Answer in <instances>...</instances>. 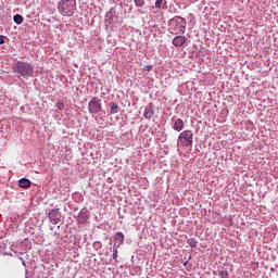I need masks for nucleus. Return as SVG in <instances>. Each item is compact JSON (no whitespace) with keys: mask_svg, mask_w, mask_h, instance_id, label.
Returning a JSON list of instances; mask_svg holds the SVG:
<instances>
[{"mask_svg":"<svg viewBox=\"0 0 278 278\" xmlns=\"http://www.w3.org/2000/svg\"><path fill=\"white\" fill-rule=\"evenodd\" d=\"M77 2L75 0H60L58 10L62 16H73L77 9Z\"/></svg>","mask_w":278,"mask_h":278,"instance_id":"f257e3e1","label":"nucleus"},{"mask_svg":"<svg viewBox=\"0 0 278 278\" xmlns=\"http://www.w3.org/2000/svg\"><path fill=\"white\" fill-rule=\"evenodd\" d=\"M13 70L14 73H18V77H24V79H27L34 75V67L29 63L17 62L14 64Z\"/></svg>","mask_w":278,"mask_h":278,"instance_id":"f03ea898","label":"nucleus"},{"mask_svg":"<svg viewBox=\"0 0 278 278\" xmlns=\"http://www.w3.org/2000/svg\"><path fill=\"white\" fill-rule=\"evenodd\" d=\"M194 142V134L192 130H185L178 136V144L185 147L186 149H192V143Z\"/></svg>","mask_w":278,"mask_h":278,"instance_id":"7ed1b4c3","label":"nucleus"},{"mask_svg":"<svg viewBox=\"0 0 278 278\" xmlns=\"http://www.w3.org/2000/svg\"><path fill=\"white\" fill-rule=\"evenodd\" d=\"M175 26L174 31L175 34H184L186 31V20L182 17H176L174 20Z\"/></svg>","mask_w":278,"mask_h":278,"instance_id":"20e7f679","label":"nucleus"},{"mask_svg":"<svg viewBox=\"0 0 278 278\" xmlns=\"http://www.w3.org/2000/svg\"><path fill=\"white\" fill-rule=\"evenodd\" d=\"M88 108L90 114H99V112H101V103L99 100H97V98L89 101Z\"/></svg>","mask_w":278,"mask_h":278,"instance_id":"39448f33","label":"nucleus"},{"mask_svg":"<svg viewBox=\"0 0 278 278\" xmlns=\"http://www.w3.org/2000/svg\"><path fill=\"white\" fill-rule=\"evenodd\" d=\"M173 129L174 131H181L184 127H186V124L184 123V119L181 118H174L173 119Z\"/></svg>","mask_w":278,"mask_h":278,"instance_id":"423d86ee","label":"nucleus"},{"mask_svg":"<svg viewBox=\"0 0 278 278\" xmlns=\"http://www.w3.org/2000/svg\"><path fill=\"white\" fill-rule=\"evenodd\" d=\"M186 40H188L186 36H176L172 42L174 47H184V45H186Z\"/></svg>","mask_w":278,"mask_h":278,"instance_id":"0eeeda50","label":"nucleus"},{"mask_svg":"<svg viewBox=\"0 0 278 278\" xmlns=\"http://www.w3.org/2000/svg\"><path fill=\"white\" fill-rule=\"evenodd\" d=\"M115 244L114 247H116V243H117V249L118 247H121V244H123V242H125V235H123V232H116L115 233Z\"/></svg>","mask_w":278,"mask_h":278,"instance_id":"6e6552de","label":"nucleus"},{"mask_svg":"<svg viewBox=\"0 0 278 278\" xmlns=\"http://www.w3.org/2000/svg\"><path fill=\"white\" fill-rule=\"evenodd\" d=\"M20 188H31V181L27 178H22L18 180Z\"/></svg>","mask_w":278,"mask_h":278,"instance_id":"1a4fd4ad","label":"nucleus"},{"mask_svg":"<svg viewBox=\"0 0 278 278\" xmlns=\"http://www.w3.org/2000/svg\"><path fill=\"white\" fill-rule=\"evenodd\" d=\"M153 114H154L153 106H148L144 109V112H143L144 118H153Z\"/></svg>","mask_w":278,"mask_h":278,"instance_id":"9d476101","label":"nucleus"},{"mask_svg":"<svg viewBox=\"0 0 278 278\" xmlns=\"http://www.w3.org/2000/svg\"><path fill=\"white\" fill-rule=\"evenodd\" d=\"M58 212H60V208H53L49 212L48 218L50 220H58Z\"/></svg>","mask_w":278,"mask_h":278,"instance_id":"9b49d317","label":"nucleus"},{"mask_svg":"<svg viewBox=\"0 0 278 278\" xmlns=\"http://www.w3.org/2000/svg\"><path fill=\"white\" fill-rule=\"evenodd\" d=\"M110 108V114H118V103L111 102Z\"/></svg>","mask_w":278,"mask_h":278,"instance_id":"f8f14e48","label":"nucleus"},{"mask_svg":"<svg viewBox=\"0 0 278 278\" xmlns=\"http://www.w3.org/2000/svg\"><path fill=\"white\" fill-rule=\"evenodd\" d=\"M13 21H14V23H16V25H21L23 23V21H25V18H23V15L16 14L13 16Z\"/></svg>","mask_w":278,"mask_h":278,"instance_id":"ddd939ff","label":"nucleus"},{"mask_svg":"<svg viewBox=\"0 0 278 278\" xmlns=\"http://www.w3.org/2000/svg\"><path fill=\"white\" fill-rule=\"evenodd\" d=\"M219 276H220L222 278H227V277H229V273L227 271V269L222 268V269L219 270Z\"/></svg>","mask_w":278,"mask_h":278,"instance_id":"4468645a","label":"nucleus"},{"mask_svg":"<svg viewBox=\"0 0 278 278\" xmlns=\"http://www.w3.org/2000/svg\"><path fill=\"white\" fill-rule=\"evenodd\" d=\"M136 8L144 7V0H134Z\"/></svg>","mask_w":278,"mask_h":278,"instance_id":"2eb2a0df","label":"nucleus"},{"mask_svg":"<svg viewBox=\"0 0 278 278\" xmlns=\"http://www.w3.org/2000/svg\"><path fill=\"white\" fill-rule=\"evenodd\" d=\"M187 244H189V247H191V249H195L197 247V241H194L193 239H189L187 241Z\"/></svg>","mask_w":278,"mask_h":278,"instance_id":"dca6fc26","label":"nucleus"},{"mask_svg":"<svg viewBox=\"0 0 278 278\" xmlns=\"http://www.w3.org/2000/svg\"><path fill=\"white\" fill-rule=\"evenodd\" d=\"M116 257H118V247L116 245V248H113V260H116Z\"/></svg>","mask_w":278,"mask_h":278,"instance_id":"f3484780","label":"nucleus"},{"mask_svg":"<svg viewBox=\"0 0 278 278\" xmlns=\"http://www.w3.org/2000/svg\"><path fill=\"white\" fill-rule=\"evenodd\" d=\"M163 0H156L154 7L160 10L162 8Z\"/></svg>","mask_w":278,"mask_h":278,"instance_id":"a211bd4d","label":"nucleus"},{"mask_svg":"<svg viewBox=\"0 0 278 278\" xmlns=\"http://www.w3.org/2000/svg\"><path fill=\"white\" fill-rule=\"evenodd\" d=\"M143 71H148V73H151V71H153V65H146L143 67Z\"/></svg>","mask_w":278,"mask_h":278,"instance_id":"6ab92c4d","label":"nucleus"},{"mask_svg":"<svg viewBox=\"0 0 278 278\" xmlns=\"http://www.w3.org/2000/svg\"><path fill=\"white\" fill-rule=\"evenodd\" d=\"M5 42V36L0 35V45H3Z\"/></svg>","mask_w":278,"mask_h":278,"instance_id":"aec40b11","label":"nucleus"},{"mask_svg":"<svg viewBox=\"0 0 278 278\" xmlns=\"http://www.w3.org/2000/svg\"><path fill=\"white\" fill-rule=\"evenodd\" d=\"M58 110H64V103H59L58 104Z\"/></svg>","mask_w":278,"mask_h":278,"instance_id":"412c9836","label":"nucleus"}]
</instances>
